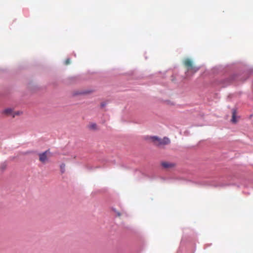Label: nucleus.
Masks as SVG:
<instances>
[{"label":"nucleus","mask_w":253,"mask_h":253,"mask_svg":"<svg viewBox=\"0 0 253 253\" xmlns=\"http://www.w3.org/2000/svg\"><path fill=\"white\" fill-rule=\"evenodd\" d=\"M51 154L49 149L46 150L42 153L39 154V160L42 163H45L48 161L47 154Z\"/></svg>","instance_id":"nucleus-6"},{"label":"nucleus","mask_w":253,"mask_h":253,"mask_svg":"<svg viewBox=\"0 0 253 253\" xmlns=\"http://www.w3.org/2000/svg\"><path fill=\"white\" fill-rule=\"evenodd\" d=\"M162 179L164 180H166L168 183H176V182H179L181 183H188L189 182H191L195 184H200V183L197 182H194L190 180H187L186 179H184L182 177H179V178H164L163 177L162 178Z\"/></svg>","instance_id":"nucleus-3"},{"label":"nucleus","mask_w":253,"mask_h":253,"mask_svg":"<svg viewBox=\"0 0 253 253\" xmlns=\"http://www.w3.org/2000/svg\"><path fill=\"white\" fill-rule=\"evenodd\" d=\"M4 111H11V110L7 109L5 110Z\"/></svg>","instance_id":"nucleus-15"},{"label":"nucleus","mask_w":253,"mask_h":253,"mask_svg":"<svg viewBox=\"0 0 253 253\" xmlns=\"http://www.w3.org/2000/svg\"><path fill=\"white\" fill-rule=\"evenodd\" d=\"M4 115L10 116L13 118L16 115H20L22 114L23 112H2Z\"/></svg>","instance_id":"nucleus-7"},{"label":"nucleus","mask_w":253,"mask_h":253,"mask_svg":"<svg viewBox=\"0 0 253 253\" xmlns=\"http://www.w3.org/2000/svg\"><path fill=\"white\" fill-rule=\"evenodd\" d=\"M183 64L187 68V71L192 70L194 72H197L199 68H196L193 66L192 60L189 58H186L183 61Z\"/></svg>","instance_id":"nucleus-4"},{"label":"nucleus","mask_w":253,"mask_h":253,"mask_svg":"<svg viewBox=\"0 0 253 253\" xmlns=\"http://www.w3.org/2000/svg\"><path fill=\"white\" fill-rule=\"evenodd\" d=\"M148 136H146L145 137V139H148Z\"/></svg>","instance_id":"nucleus-16"},{"label":"nucleus","mask_w":253,"mask_h":253,"mask_svg":"<svg viewBox=\"0 0 253 253\" xmlns=\"http://www.w3.org/2000/svg\"><path fill=\"white\" fill-rule=\"evenodd\" d=\"M88 127L90 129H91L93 130H96L97 129V125L95 123H92L88 126Z\"/></svg>","instance_id":"nucleus-10"},{"label":"nucleus","mask_w":253,"mask_h":253,"mask_svg":"<svg viewBox=\"0 0 253 253\" xmlns=\"http://www.w3.org/2000/svg\"><path fill=\"white\" fill-rule=\"evenodd\" d=\"M210 186L215 188H225L228 186H236L238 188H240V185L234 183H220L219 184H210Z\"/></svg>","instance_id":"nucleus-5"},{"label":"nucleus","mask_w":253,"mask_h":253,"mask_svg":"<svg viewBox=\"0 0 253 253\" xmlns=\"http://www.w3.org/2000/svg\"><path fill=\"white\" fill-rule=\"evenodd\" d=\"M237 112H232V115L230 121L232 122V123L234 124H236L237 123L238 119V118H240L239 116L237 115Z\"/></svg>","instance_id":"nucleus-8"},{"label":"nucleus","mask_w":253,"mask_h":253,"mask_svg":"<svg viewBox=\"0 0 253 253\" xmlns=\"http://www.w3.org/2000/svg\"><path fill=\"white\" fill-rule=\"evenodd\" d=\"M174 163L168 162H162L161 163V166L165 169H169L171 167H174Z\"/></svg>","instance_id":"nucleus-9"},{"label":"nucleus","mask_w":253,"mask_h":253,"mask_svg":"<svg viewBox=\"0 0 253 253\" xmlns=\"http://www.w3.org/2000/svg\"><path fill=\"white\" fill-rule=\"evenodd\" d=\"M112 210H113L115 212H116V214H117V216H120V215H121V213H120L119 211H117L116 210V209L115 208L112 207Z\"/></svg>","instance_id":"nucleus-12"},{"label":"nucleus","mask_w":253,"mask_h":253,"mask_svg":"<svg viewBox=\"0 0 253 253\" xmlns=\"http://www.w3.org/2000/svg\"><path fill=\"white\" fill-rule=\"evenodd\" d=\"M70 63V59L69 58L67 59L65 61V64L66 65H69Z\"/></svg>","instance_id":"nucleus-14"},{"label":"nucleus","mask_w":253,"mask_h":253,"mask_svg":"<svg viewBox=\"0 0 253 253\" xmlns=\"http://www.w3.org/2000/svg\"><path fill=\"white\" fill-rule=\"evenodd\" d=\"M65 164L63 163L60 164V171L61 173H63L65 171Z\"/></svg>","instance_id":"nucleus-11"},{"label":"nucleus","mask_w":253,"mask_h":253,"mask_svg":"<svg viewBox=\"0 0 253 253\" xmlns=\"http://www.w3.org/2000/svg\"><path fill=\"white\" fill-rule=\"evenodd\" d=\"M150 139L158 146L168 145L170 143V140L167 136H165L162 139L157 135H153L150 136Z\"/></svg>","instance_id":"nucleus-1"},{"label":"nucleus","mask_w":253,"mask_h":253,"mask_svg":"<svg viewBox=\"0 0 253 253\" xmlns=\"http://www.w3.org/2000/svg\"><path fill=\"white\" fill-rule=\"evenodd\" d=\"M191 242L190 237L186 235H183L180 243V246L176 253H187L185 245L187 242Z\"/></svg>","instance_id":"nucleus-2"},{"label":"nucleus","mask_w":253,"mask_h":253,"mask_svg":"<svg viewBox=\"0 0 253 253\" xmlns=\"http://www.w3.org/2000/svg\"><path fill=\"white\" fill-rule=\"evenodd\" d=\"M6 164H5V163H3L1 164V170L2 171H3L5 168H6Z\"/></svg>","instance_id":"nucleus-13"}]
</instances>
